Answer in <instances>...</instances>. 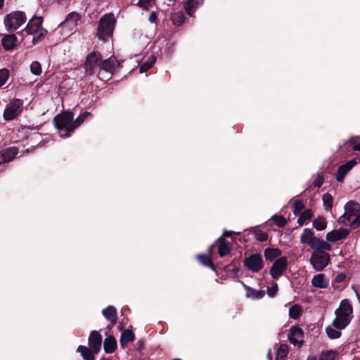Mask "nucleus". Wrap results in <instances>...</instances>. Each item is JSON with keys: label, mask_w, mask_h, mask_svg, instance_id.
<instances>
[{"label": "nucleus", "mask_w": 360, "mask_h": 360, "mask_svg": "<svg viewBox=\"0 0 360 360\" xmlns=\"http://www.w3.org/2000/svg\"><path fill=\"white\" fill-rule=\"evenodd\" d=\"M134 340V335L130 330H125L121 335L120 345L124 347L129 342H133Z\"/></svg>", "instance_id": "obj_29"}, {"label": "nucleus", "mask_w": 360, "mask_h": 360, "mask_svg": "<svg viewBox=\"0 0 360 360\" xmlns=\"http://www.w3.org/2000/svg\"><path fill=\"white\" fill-rule=\"evenodd\" d=\"M328 241H325L323 240H321L318 238H315L314 239L313 243L311 245V248L314 249V251H325V250H331L332 246Z\"/></svg>", "instance_id": "obj_21"}, {"label": "nucleus", "mask_w": 360, "mask_h": 360, "mask_svg": "<svg viewBox=\"0 0 360 360\" xmlns=\"http://www.w3.org/2000/svg\"><path fill=\"white\" fill-rule=\"evenodd\" d=\"M281 255V251L276 248H267L264 252L265 258L267 260L272 261Z\"/></svg>", "instance_id": "obj_35"}, {"label": "nucleus", "mask_w": 360, "mask_h": 360, "mask_svg": "<svg viewBox=\"0 0 360 360\" xmlns=\"http://www.w3.org/2000/svg\"><path fill=\"white\" fill-rule=\"evenodd\" d=\"M171 20L176 26L181 25L185 20L184 15L182 12H176L172 14Z\"/></svg>", "instance_id": "obj_32"}, {"label": "nucleus", "mask_w": 360, "mask_h": 360, "mask_svg": "<svg viewBox=\"0 0 360 360\" xmlns=\"http://www.w3.org/2000/svg\"><path fill=\"white\" fill-rule=\"evenodd\" d=\"M103 347L105 352L111 354L117 349V341L112 335L107 336L103 342Z\"/></svg>", "instance_id": "obj_23"}, {"label": "nucleus", "mask_w": 360, "mask_h": 360, "mask_svg": "<svg viewBox=\"0 0 360 360\" xmlns=\"http://www.w3.org/2000/svg\"><path fill=\"white\" fill-rule=\"evenodd\" d=\"M339 220L352 229L360 226V205L354 201L347 202L345 205V213Z\"/></svg>", "instance_id": "obj_2"}, {"label": "nucleus", "mask_w": 360, "mask_h": 360, "mask_svg": "<svg viewBox=\"0 0 360 360\" xmlns=\"http://www.w3.org/2000/svg\"><path fill=\"white\" fill-rule=\"evenodd\" d=\"M278 291V285L274 283L271 287L267 288V294L269 297H274Z\"/></svg>", "instance_id": "obj_47"}, {"label": "nucleus", "mask_w": 360, "mask_h": 360, "mask_svg": "<svg viewBox=\"0 0 360 360\" xmlns=\"http://www.w3.org/2000/svg\"><path fill=\"white\" fill-rule=\"evenodd\" d=\"M89 347L93 349L94 352H99L102 345V335L97 330L91 332L89 339Z\"/></svg>", "instance_id": "obj_14"}, {"label": "nucleus", "mask_w": 360, "mask_h": 360, "mask_svg": "<svg viewBox=\"0 0 360 360\" xmlns=\"http://www.w3.org/2000/svg\"><path fill=\"white\" fill-rule=\"evenodd\" d=\"M1 43L6 50L11 51L17 46V37L15 34L6 35L2 38Z\"/></svg>", "instance_id": "obj_22"}, {"label": "nucleus", "mask_w": 360, "mask_h": 360, "mask_svg": "<svg viewBox=\"0 0 360 360\" xmlns=\"http://www.w3.org/2000/svg\"><path fill=\"white\" fill-rule=\"evenodd\" d=\"M253 233H254L255 238L258 241L264 242V241H266L268 238L267 233L265 231H264L259 229H255L253 231Z\"/></svg>", "instance_id": "obj_40"}, {"label": "nucleus", "mask_w": 360, "mask_h": 360, "mask_svg": "<svg viewBox=\"0 0 360 360\" xmlns=\"http://www.w3.org/2000/svg\"><path fill=\"white\" fill-rule=\"evenodd\" d=\"M214 245L218 247V253L219 257H223L228 255L230 253V248L229 247V243L225 240L222 237L219 238L214 243ZM214 245L210 246L209 251H211L213 248Z\"/></svg>", "instance_id": "obj_16"}, {"label": "nucleus", "mask_w": 360, "mask_h": 360, "mask_svg": "<svg viewBox=\"0 0 360 360\" xmlns=\"http://www.w3.org/2000/svg\"><path fill=\"white\" fill-rule=\"evenodd\" d=\"M267 358L269 360H271L272 359V355H271V352H269L267 354Z\"/></svg>", "instance_id": "obj_53"}, {"label": "nucleus", "mask_w": 360, "mask_h": 360, "mask_svg": "<svg viewBox=\"0 0 360 360\" xmlns=\"http://www.w3.org/2000/svg\"><path fill=\"white\" fill-rule=\"evenodd\" d=\"M245 266L252 272L259 271L264 266L261 255L252 254L244 260Z\"/></svg>", "instance_id": "obj_12"}, {"label": "nucleus", "mask_w": 360, "mask_h": 360, "mask_svg": "<svg viewBox=\"0 0 360 360\" xmlns=\"http://www.w3.org/2000/svg\"><path fill=\"white\" fill-rule=\"evenodd\" d=\"M43 19L41 17H33L30 19L24 29L27 34L33 35L32 44H36L43 39L47 34V31L42 27Z\"/></svg>", "instance_id": "obj_5"}, {"label": "nucleus", "mask_w": 360, "mask_h": 360, "mask_svg": "<svg viewBox=\"0 0 360 360\" xmlns=\"http://www.w3.org/2000/svg\"><path fill=\"white\" fill-rule=\"evenodd\" d=\"M288 346L286 344H281L276 354V360H285V357L287 356L288 354Z\"/></svg>", "instance_id": "obj_31"}, {"label": "nucleus", "mask_w": 360, "mask_h": 360, "mask_svg": "<svg viewBox=\"0 0 360 360\" xmlns=\"http://www.w3.org/2000/svg\"><path fill=\"white\" fill-rule=\"evenodd\" d=\"M288 267V260L285 257H281L275 260L273 263L271 269L270 274L274 279H278L283 275L284 271Z\"/></svg>", "instance_id": "obj_11"}, {"label": "nucleus", "mask_w": 360, "mask_h": 360, "mask_svg": "<svg viewBox=\"0 0 360 360\" xmlns=\"http://www.w3.org/2000/svg\"><path fill=\"white\" fill-rule=\"evenodd\" d=\"M311 284L316 288L324 289L329 285V280L324 274H319L313 276Z\"/></svg>", "instance_id": "obj_19"}, {"label": "nucleus", "mask_w": 360, "mask_h": 360, "mask_svg": "<svg viewBox=\"0 0 360 360\" xmlns=\"http://www.w3.org/2000/svg\"><path fill=\"white\" fill-rule=\"evenodd\" d=\"M39 136V134H36V138H38Z\"/></svg>", "instance_id": "obj_59"}, {"label": "nucleus", "mask_w": 360, "mask_h": 360, "mask_svg": "<svg viewBox=\"0 0 360 360\" xmlns=\"http://www.w3.org/2000/svg\"><path fill=\"white\" fill-rule=\"evenodd\" d=\"M323 183V176L321 174H318L314 181V186L319 188L322 186Z\"/></svg>", "instance_id": "obj_49"}, {"label": "nucleus", "mask_w": 360, "mask_h": 360, "mask_svg": "<svg viewBox=\"0 0 360 360\" xmlns=\"http://www.w3.org/2000/svg\"><path fill=\"white\" fill-rule=\"evenodd\" d=\"M30 70L35 75H39L41 73V64L37 61H34L30 65Z\"/></svg>", "instance_id": "obj_44"}, {"label": "nucleus", "mask_w": 360, "mask_h": 360, "mask_svg": "<svg viewBox=\"0 0 360 360\" xmlns=\"http://www.w3.org/2000/svg\"><path fill=\"white\" fill-rule=\"evenodd\" d=\"M204 3V0H184V7L186 13L190 16H193L196 9Z\"/></svg>", "instance_id": "obj_18"}, {"label": "nucleus", "mask_w": 360, "mask_h": 360, "mask_svg": "<svg viewBox=\"0 0 360 360\" xmlns=\"http://www.w3.org/2000/svg\"><path fill=\"white\" fill-rule=\"evenodd\" d=\"M90 116V112H84L82 113L75 120H73L75 129L80 126L84 121Z\"/></svg>", "instance_id": "obj_42"}, {"label": "nucleus", "mask_w": 360, "mask_h": 360, "mask_svg": "<svg viewBox=\"0 0 360 360\" xmlns=\"http://www.w3.org/2000/svg\"><path fill=\"white\" fill-rule=\"evenodd\" d=\"M22 109V102L20 99L13 100L6 107L4 112V118L7 121L13 120L20 114Z\"/></svg>", "instance_id": "obj_10"}, {"label": "nucleus", "mask_w": 360, "mask_h": 360, "mask_svg": "<svg viewBox=\"0 0 360 360\" xmlns=\"http://www.w3.org/2000/svg\"><path fill=\"white\" fill-rule=\"evenodd\" d=\"M77 352L80 353L84 360H95V355L98 352H94L93 349L84 345H79Z\"/></svg>", "instance_id": "obj_24"}, {"label": "nucleus", "mask_w": 360, "mask_h": 360, "mask_svg": "<svg viewBox=\"0 0 360 360\" xmlns=\"http://www.w3.org/2000/svg\"><path fill=\"white\" fill-rule=\"evenodd\" d=\"M80 16L77 13H70L65 20L59 25L60 31L66 35H70L77 30Z\"/></svg>", "instance_id": "obj_9"}, {"label": "nucleus", "mask_w": 360, "mask_h": 360, "mask_svg": "<svg viewBox=\"0 0 360 360\" xmlns=\"http://www.w3.org/2000/svg\"><path fill=\"white\" fill-rule=\"evenodd\" d=\"M4 0H0V8H1L4 6Z\"/></svg>", "instance_id": "obj_54"}, {"label": "nucleus", "mask_w": 360, "mask_h": 360, "mask_svg": "<svg viewBox=\"0 0 360 360\" xmlns=\"http://www.w3.org/2000/svg\"><path fill=\"white\" fill-rule=\"evenodd\" d=\"M197 257L201 264H202L205 266L210 267L213 270H215V266L214 264L212 262L210 256L205 255H198Z\"/></svg>", "instance_id": "obj_37"}, {"label": "nucleus", "mask_w": 360, "mask_h": 360, "mask_svg": "<svg viewBox=\"0 0 360 360\" xmlns=\"http://www.w3.org/2000/svg\"><path fill=\"white\" fill-rule=\"evenodd\" d=\"M156 58L155 56H150L148 60L143 63L140 68V72H144L149 70L155 64Z\"/></svg>", "instance_id": "obj_39"}, {"label": "nucleus", "mask_w": 360, "mask_h": 360, "mask_svg": "<svg viewBox=\"0 0 360 360\" xmlns=\"http://www.w3.org/2000/svg\"><path fill=\"white\" fill-rule=\"evenodd\" d=\"M153 1V0H138L136 4L144 8H147Z\"/></svg>", "instance_id": "obj_48"}, {"label": "nucleus", "mask_w": 360, "mask_h": 360, "mask_svg": "<svg viewBox=\"0 0 360 360\" xmlns=\"http://www.w3.org/2000/svg\"><path fill=\"white\" fill-rule=\"evenodd\" d=\"M314 232L311 229H304L302 233L300 236V243L302 244H307L311 247L313 243L314 239L316 237L314 236Z\"/></svg>", "instance_id": "obj_25"}, {"label": "nucleus", "mask_w": 360, "mask_h": 360, "mask_svg": "<svg viewBox=\"0 0 360 360\" xmlns=\"http://www.w3.org/2000/svg\"><path fill=\"white\" fill-rule=\"evenodd\" d=\"M272 220L280 228L285 226L287 224L285 218L282 215L274 214L272 217Z\"/></svg>", "instance_id": "obj_41"}, {"label": "nucleus", "mask_w": 360, "mask_h": 360, "mask_svg": "<svg viewBox=\"0 0 360 360\" xmlns=\"http://www.w3.org/2000/svg\"><path fill=\"white\" fill-rule=\"evenodd\" d=\"M9 71L3 68L0 70V87H1L8 79Z\"/></svg>", "instance_id": "obj_43"}, {"label": "nucleus", "mask_w": 360, "mask_h": 360, "mask_svg": "<svg viewBox=\"0 0 360 360\" xmlns=\"http://www.w3.org/2000/svg\"><path fill=\"white\" fill-rule=\"evenodd\" d=\"M27 20L25 13L22 11H13L4 17V23L8 32H13L18 29Z\"/></svg>", "instance_id": "obj_6"}, {"label": "nucleus", "mask_w": 360, "mask_h": 360, "mask_svg": "<svg viewBox=\"0 0 360 360\" xmlns=\"http://www.w3.org/2000/svg\"><path fill=\"white\" fill-rule=\"evenodd\" d=\"M101 360H112V359H102Z\"/></svg>", "instance_id": "obj_58"}, {"label": "nucleus", "mask_w": 360, "mask_h": 360, "mask_svg": "<svg viewBox=\"0 0 360 360\" xmlns=\"http://www.w3.org/2000/svg\"><path fill=\"white\" fill-rule=\"evenodd\" d=\"M330 261V254L325 251H314L309 259L310 264L317 271H322Z\"/></svg>", "instance_id": "obj_7"}, {"label": "nucleus", "mask_w": 360, "mask_h": 360, "mask_svg": "<svg viewBox=\"0 0 360 360\" xmlns=\"http://www.w3.org/2000/svg\"><path fill=\"white\" fill-rule=\"evenodd\" d=\"M312 217V212L311 210H305L299 217L297 223L300 226H302L307 221Z\"/></svg>", "instance_id": "obj_36"}, {"label": "nucleus", "mask_w": 360, "mask_h": 360, "mask_svg": "<svg viewBox=\"0 0 360 360\" xmlns=\"http://www.w3.org/2000/svg\"><path fill=\"white\" fill-rule=\"evenodd\" d=\"M115 24L116 19L113 13H109L103 15L99 20L97 28V36L98 38L105 41L111 37Z\"/></svg>", "instance_id": "obj_4"}, {"label": "nucleus", "mask_w": 360, "mask_h": 360, "mask_svg": "<svg viewBox=\"0 0 360 360\" xmlns=\"http://www.w3.org/2000/svg\"><path fill=\"white\" fill-rule=\"evenodd\" d=\"M323 205L326 211L332 209L333 205V198L329 193H325L322 196Z\"/></svg>", "instance_id": "obj_33"}, {"label": "nucleus", "mask_w": 360, "mask_h": 360, "mask_svg": "<svg viewBox=\"0 0 360 360\" xmlns=\"http://www.w3.org/2000/svg\"><path fill=\"white\" fill-rule=\"evenodd\" d=\"M74 114L72 112H65L55 117L53 122L56 127L63 137H68L75 129Z\"/></svg>", "instance_id": "obj_3"}, {"label": "nucleus", "mask_w": 360, "mask_h": 360, "mask_svg": "<svg viewBox=\"0 0 360 360\" xmlns=\"http://www.w3.org/2000/svg\"><path fill=\"white\" fill-rule=\"evenodd\" d=\"M302 311L301 306L294 304L289 309V316L292 319H297L302 315Z\"/></svg>", "instance_id": "obj_34"}, {"label": "nucleus", "mask_w": 360, "mask_h": 360, "mask_svg": "<svg viewBox=\"0 0 360 360\" xmlns=\"http://www.w3.org/2000/svg\"><path fill=\"white\" fill-rule=\"evenodd\" d=\"M335 356V353L333 351H327L326 352H323L320 357L319 360H334Z\"/></svg>", "instance_id": "obj_46"}, {"label": "nucleus", "mask_w": 360, "mask_h": 360, "mask_svg": "<svg viewBox=\"0 0 360 360\" xmlns=\"http://www.w3.org/2000/svg\"><path fill=\"white\" fill-rule=\"evenodd\" d=\"M335 318L333 326L339 330L345 329L353 319V307L348 299L341 301L338 308L335 311Z\"/></svg>", "instance_id": "obj_1"}, {"label": "nucleus", "mask_w": 360, "mask_h": 360, "mask_svg": "<svg viewBox=\"0 0 360 360\" xmlns=\"http://www.w3.org/2000/svg\"><path fill=\"white\" fill-rule=\"evenodd\" d=\"M232 233H233V231H225L223 233V235L221 237L223 238H224V237H231L232 236Z\"/></svg>", "instance_id": "obj_51"}, {"label": "nucleus", "mask_w": 360, "mask_h": 360, "mask_svg": "<svg viewBox=\"0 0 360 360\" xmlns=\"http://www.w3.org/2000/svg\"><path fill=\"white\" fill-rule=\"evenodd\" d=\"M341 330L337 329L334 326H328L326 328V333L328 336L331 339H336L340 337L341 335Z\"/></svg>", "instance_id": "obj_38"}, {"label": "nucleus", "mask_w": 360, "mask_h": 360, "mask_svg": "<svg viewBox=\"0 0 360 360\" xmlns=\"http://www.w3.org/2000/svg\"><path fill=\"white\" fill-rule=\"evenodd\" d=\"M336 279H337V280H338V281H340V280L341 279L340 276H338V277H337V278H336Z\"/></svg>", "instance_id": "obj_56"}, {"label": "nucleus", "mask_w": 360, "mask_h": 360, "mask_svg": "<svg viewBox=\"0 0 360 360\" xmlns=\"http://www.w3.org/2000/svg\"><path fill=\"white\" fill-rule=\"evenodd\" d=\"M289 342L300 347L304 342V332L302 329L298 326H292L288 335Z\"/></svg>", "instance_id": "obj_13"}, {"label": "nucleus", "mask_w": 360, "mask_h": 360, "mask_svg": "<svg viewBox=\"0 0 360 360\" xmlns=\"http://www.w3.org/2000/svg\"><path fill=\"white\" fill-rule=\"evenodd\" d=\"M102 57L99 53L92 52L86 57L84 68L86 72L90 75L98 73L100 77Z\"/></svg>", "instance_id": "obj_8"}, {"label": "nucleus", "mask_w": 360, "mask_h": 360, "mask_svg": "<svg viewBox=\"0 0 360 360\" xmlns=\"http://www.w3.org/2000/svg\"><path fill=\"white\" fill-rule=\"evenodd\" d=\"M1 153L4 157V159H5L4 162L6 163L11 162L15 158L16 155L18 154V148L15 147H11L2 150Z\"/></svg>", "instance_id": "obj_28"}, {"label": "nucleus", "mask_w": 360, "mask_h": 360, "mask_svg": "<svg viewBox=\"0 0 360 360\" xmlns=\"http://www.w3.org/2000/svg\"><path fill=\"white\" fill-rule=\"evenodd\" d=\"M307 360H316V357L315 356H309L308 357V359Z\"/></svg>", "instance_id": "obj_55"}, {"label": "nucleus", "mask_w": 360, "mask_h": 360, "mask_svg": "<svg viewBox=\"0 0 360 360\" xmlns=\"http://www.w3.org/2000/svg\"><path fill=\"white\" fill-rule=\"evenodd\" d=\"M352 149L356 151H360V141L353 145Z\"/></svg>", "instance_id": "obj_52"}, {"label": "nucleus", "mask_w": 360, "mask_h": 360, "mask_svg": "<svg viewBox=\"0 0 360 360\" xmlns=\"http://www.w3.org/2000/svg\"><path fill=\"white\" fill-rule=\"evenodd\" d=\"M102 314L104 317L110 321L112 324H115L117 320V315L116 309L112 306H108L102 311Z\"/></svg>", "instance_id": "obj_26"}, {"label": "nucleus", "mask_w": 360, "mask_h": 360, "mask_svg": "<svg viewBox=\"0 0 360 360\" xmlns=\"http://www.w3.org/2000/svg\"><path fill=\"white\" fill-rule=\"evenodd\" d=\"M243 286L245 290L246 297L248 298L258 300V299L262 298L265 295V292L264 290H256L245 284H243Z\"/></svg>", "instance_id": "obj_27"}, {"label": "nucleus", "mask_w": 360, "mask_h": 360, "mask_svg": "<svg viewBox=\"0 0 360 360\" xmlns=\"http://www.w3.org/2000/svg\"><path fill=\"white\" fill-rule=\"evenodd\" d=\"M157 20V15L156 13L153 11L150 13L149 17V21L150 22H155Z\"/></svg>", "instance_id": "obj_50"}, {"label": "nucleus", "mask_w": 360, "mask_h": 360, "mask_svg": "<svg viewBox=\"0 0 360 360\" xmlns=\"http://www.w3.org/2000/svg\"><path fill=\"white\" fill-rule=\"evenodd\" d=\"M349 231L347 229L340 228L334 229L326 234V238L328 242L335 243L336 241L345 239L349 235Z\"/></svg>", "instance_id": "obj_15"}, {"label": "nucleus", "mask_w": 360, "mask_h": 360, "mask_svg": "<svg viewBox=\"0 0 360 360\" xmlns=\"http://www.w3.org/2000/svg\"><path fill=\"white\" fill-rule=\"evenodd\" d=\"M120 65L119 62L115 57H110L106 60L101 61V72L105 71L112 75L115 70V67Z\"/></svg>", "instance_id": "obj_17"}, {"label": "nucleus", "mask_w": 360, "mask_h": 360, "mask_svg": "<svg viewBox=\"0 0 360 360\" xmlns=\"http://www.w3.org/2000/svg\"><path fill=\"white\" fill-rule=\"evenodd\" d=\"M356 164L355 160H351L347 163L339 167L338 173L336 174V179L338 181H342L346 174Z\"/></svg>", "instance_id": "obj_20"}, {"label": "nucleus", "mask_w": 360, "mask_h": 360, "mask_svg": "<svg viewBox=\"0 0 360 360\" xmlns=\"http://www.w3.org/2000/svg\"><path fill=\"white\" fill-rule=\"evenodd\" d=\"M336 279H337V280H338V281H340V280L341 279L340 276H338V277H337V278H336Z\"/></svg>", "instance_id": "obj_57"}, {"label": "nucleus", "mask_w": 360, "mask_h": 360, "mask_svg": "<svg viewBox=\"0 0 360 360\" xmlns=\"http://www.w3.org/2000/svg\"><path fill=\"white\" fill-rule=\"evenodd\" d=\"M313 227L317 231H323L327 227V221L323 216H319L313 221Z\"/></svg>", "instance_id": "obj_30"}, {"label": "nucleus", "mask_w": 360, "mask_h": 360, "mask_svg": "<svg viewBox=\"0 0 360 360\" xmlns=\"http://www.w3.org/2000/svg\"><path fill=\"white\" fill-rule=\"evenodd\" d=\"M293 213L295 214H297L300 213V212L304 209V204L300 200H296L294 201L293 205Z\"/></svg>", "instance_id": "obj_45"}]
</instances>
